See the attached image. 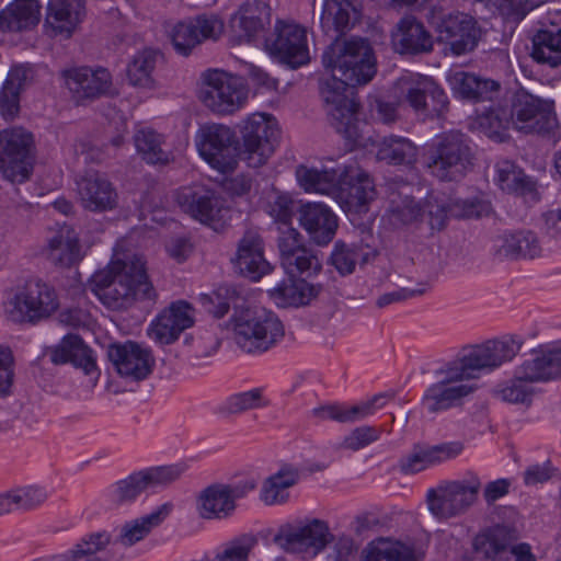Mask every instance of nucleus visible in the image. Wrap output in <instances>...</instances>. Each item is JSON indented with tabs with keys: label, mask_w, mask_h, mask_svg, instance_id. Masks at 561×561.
<instances>
[{
	"label": "nucleus",
	"mask_w": 561,
	"mask_h": 561,
	"mask_svg": "<svg viewBox=\"0 0 561 561\" xmlns=\"http://www.w3.org/2000/svg\"><path fill=\"white\" fill-rule=\"evenodd\" d=\"M322 64L332 76L322 88L330 123L350 145L362 146L365 139L354 89L367 84L376 75L373 49L364 38L334 41L323 51Z\"/></svg>",
	"instance_id": "f257e3e1"
},
{
	"label": "nucleus",
	"mask_w": 561,
	"mask_h": 561,
	"mask_svg": "<svg viewBox=\"0 0 561 561\" xmlns=\"http://www.w3.org/2000/svg\"><path fill=\"white\" fill-rule=\"evenodd\" d=\"M523 340L505 335L465 347L459 356L435 371L440 377L423 393L421 405L428 414H437L459 405L474 388L463 380L478 378L512 362L523 346Z\"/></svg>",
	"instance_id": "f03ea898"
},
{
	"label": "nucleus",
	"mask_w": 561,
	"mask_h": 561,
	"mask_svg": "<svg viewBox=\"0 0 561 561\" xmlns=\"http://www.w3.org/2000/svg\"><path fill=\"white\" fill-rule=\"evenodd\" d=\"M478 124L489 137H500L511 125L526 134L552 135L559 123L554 102L525 89L517 90L510 103L478 110Z\"/></svg>",
	"instance_id": "7ed1b4c3"
},
{
	"label": "nucleus",
	"mask_w": 561,
	"mask_h": 561,
	"mask_svg": "<svg viewBox=\"0 0 561 561\" xmlns=\"http://www.w3.org/2000/svg\"><path fill=\"white\" fill-rule=\"evenodd\" d=\"M104 306L125 309L135 300L152 301L157 293L148 279L145 261L138 255H126L95 272L85 285Z\"/></svg>",
	"instance_id": "20e7f679"
},
{
	"label": "nucleus",
	"mask_w": 561,
	"mask_h": 561,
	"mask_svg": "<svg viewBox=\"0 0 561 561\" xmlns=\"http://www.w3.org/2000/svg\"><path fill=\"white\" fill-rule=\"evenodd\" d=\"M469 138L459 130L443 133L434 138L424 156V167L442 181L462 178L472 165Z\"/></svg>",
	"instance_id": "39448f33"
},
{
	"label": "nucleus",
	"mask_w": 561,
	"mask_h": 561,
	"mask_svg": "<svg viewBox=\"0 0 561 561\" xmlns=\"http://www.w3.org/2000/svg\"><path fill=\"white\" fill-rule=\"evenodd\" d=\"M231 322L236 344L248 354L265 353L285 335L277 314L264 308L236 312Z\"/></svg>",
	"instance_id": "423d86ee"
},
{
	"label": "nucleus",
	"mask_w": 561,
	"mask_h": 561,
	"mask_svg": "<svg viewBox=\"0 0 561 561\" xmlns=\"http://www.w3.org/2000/svg\"><path fill=\"white\" fill-rule=\"evenodd\" d=\"M199 99L214 113L232 114L248 99V90L240 77L219 69H208L201 76Z\"/></svg>",
	"instance_id": "0eeeda50"
},
{
	"label": "nucleus",
	"mask_w": 561,
	"mask_h": 561,
	"mask_svg": "<svg viewBox=\"0 0 561 561\" xmlns=\"http://www.w3.org/2000/svg\"><path fill=\"white\" fill-rule=\"evenodd\" d=\"M482 482L474 472L462 479L447 482L437 490H430L427 504L438 519H448L465 514L478 500Z\"/></svg>",
	"instance_id": "6e6552de"
},
{
	"label": "nucleus",
	"mask_w": 561,
	"mask_h": 561,
	"mask_svg": "<svg viewBox=\"0 0 561 561\" xmlns=\"http://www.w3.org/2000/svg\"><path fill=\"white\" fill-rule=\"evenodd\" d=\"M9 306L8 312L13 321L36 323L58 309L59 299L53 286L37 278L26 282Z\"/></svg>",
	"instance_id": "1a4fd4ad"
},
{
	"label": "nucleus",
	"mask_w": 561,
	"mask_h": 561,
	"mask_svg": "<svg viewBox=\"0 0 561 561\" xmlns=\"http://www.w3.org/2000/svg\"><path fill=\"white\" fill-rule=\"evenodd\" d=\"M34 137L14 126L0 131V169L11 182H24L32 170Z\"/></svg>",
	"instance_id": "9d476101"
},
{
	"label": "nucleus",
	"mask_w": 561,
	"mask_h": 561,
	"mask_svg": "<svg viewBox=\"0 0 561 561\" xmlns=\"http://www.w3.org/2000/svg\"><path fill=\"white\" fill-rule=\"evenodd\" d=\"M277 137V124L272 116L264 113L250 115L241 128L240 158L250 168L262 167L274 152Z\"/></svg>",
	"instance_id": "9b49d317"
},
{
	"label": "nucleus",
	"mask_w": 561,
	"mask_h": 561,
	"mask_svg": "<svg viewBox=\"0 0 561 561\" xmlns=\"http://www.w3.org/2000/svg\"><path fill=\"white\" fill-rule=\"evenodd\" d=\"M195 144L199 156L215 170L226 173L237 164V138L234 131L221 124L202 126Z\"/></svg>",
	"instance_id": "f8f14e48"
},
{
	"label": "nucleus",
	"mask_w": 561,
	"mask_h": 561,
	"mask_svg": "<svg viewBox=\"0 0 561 561\" xmlns=\"http://www.w3.org/2000/svg\"><path fill=\"white\" fill-rule=\"evenodd\" d=\"M402 99L417 114L442 115L448 107L445 91L428 76L408 72L397 81Z\"/></svg>",
	"instance_id": "ddd939ff"
},
{
	"label": "nucleus",
	"mask_w": 561,
	"mask_h": 561,
	"mask_svg": "<svg viewBox=\"0 0 561 561\" xmlns=\"http://www.w3.org/2000/svg\"><path fill=\"white\" fill-rule=\"evenodd\" d=\"M266 51L291 68L309 61L307 31L295 23L277 21L274 31L265 41Z\"/></svg>",
	"instance_id": "4468645a"
},
{
	"label": "nucleus",
	"mask_w": 561,
	"mask_h": 561,
	"mask_svg": "<svg viewBox=\"0 0 561 561\" xmlns=\"http://www.w3.org/2000/svg\"><path fill=\"white\" fill-rule=\"evenodd\" d=\"M224 31L222 21L214 14H201L171 25L168 36L180 55L187 56L204 41H216Z\"/></svg>",
	"instance_id": "2eb2a0df"
},
{
	"label": "nucleus",
	"mask_w": 561,
	"mask_h": 561,
	"mask_svg": "<svg viewBox=\"0 0 561 561\" xmlns=\"http://www.w3.org/2000/svg\"><path fill=\"white\" fill-rule=\"evenodd\" d=\"M255 488L252 480L234 485L216 483L204 489L197 499V511L206 519H222L232 514L236 500L245 496Z\"/></svg>",
	"instance_id": "dca6fc26"
},
{
	"label": "nucleus",
	"mask_w": 561,
	"mask_h": 561,
	"mask_svg": "<svg viewBox=\"0 0 561 561\" xmlns=\"http://www.w3.org/2000/svg\"><path fill=\"white\" fill-rule=\"evenodd\" d=\"M194 322V308L185 300H176L154 317L147 334L159 345H170L183 331L193 327Z\"/></svg>",
	"instance_id": "f3484780"
},
{
	"label": "nucleus",
	"mask_w": 561,
	"mask_h": 561,
	"mask_svg": "<svg viewBox=\"0 0 561 561\" xmlns=\"http://www.w3.org/2000/svg\"><path fill=\"white\" fill-rule=\"evenodd\" d=\"M333 535L329 526L321 519H312L298 527L282 528L274 537V542L287 552H304L311 549L319 553L331 540Z\"/></svg>",
	"instance_id": "a211bd4d"
},
{
	"label": "nucleus",
	"mask_w": 561,
	"mask_h": 561,
	"mask_svg": "<svg viewBox=\"0 0 561 561\" xmlns=\"http://www.w3.org/2000/svg\"><path fill=\"white\" fill-rule=\"evenodd\" d=\"M437 34L439 42L448 45L454 55L461 56L476 48L480 30L472 16L456 12L442 19L437 25Z\"/></svg>",
	"instance_id": "6ab92c4d"
},
{
	"label": "nucleus",
	"mask_w": 561,
	"mask_h": 561,
	"mask_svg": "<svg viewBox=\"0 0 561 561\" xmlns=\"http://www.w3.org/2000/svg\"><path fill=\"white\" fill-rule=\"evenodd\" d=\"M108 357L122 377L135 381L146 379L154 366L151 350L131 341L111 346Z\"/></svg>",
	"instance_id": "aec40b11"
},
{
	"label": "nucleus",
	"mask_w": 561,
	"mask_h": 561,
	"mask_svg": "<svg viewBox=\"0 0 561 561\" xmlns=\"http://www.w3.org/2000/svg\"><path fill=\"white\" fill-rule=\"evenodd\" d=\"M176 201L183 211L202 224L214 225L221 219L224 208L220 198L203 184L182 187Z\"/></svg>",
	"instance_id": "412c9836"
},
{
	"label": "nucleus",
	"mask_w": 561,
	"mask_h": 561,
	"mask_svg": "<svg viewBox=\"0 0 561 561\" xmlns=\"http://www.w3.org/2000/svg\"><path fill=\"white\" fill-rule=\"evenodd\" d=\"M271 23L268 0H250L240 5L229 21L233 36L239 43H251L261 36Z\"/></svg>",
	"instance_id": "4be33fe9"
},
{
	"label": "nucleus",
	"mask_w": 561,
	"mask_h": 561,
	"mask_svg": "<svg viewBox=\"0 0 561 561\" xmlns=\"http://www.w3.org/2000/svg\"><path fill=\"white\" fill-rule=\"evenodd\" d=\"M463 451L459 440L445 442L437 445H414L412 450L399 460L400 471L414 474L445 461L455 459Z\"/></svg>",
	"instance_id": "5701e85b"
},
{
	"label": "nucleus",
	"mask_w": 561,
	"mask_h": 561,
	"mask_svg": "<svg viewBox=\"0 0 561 561\" xmlns=\"http://www.w3.org/2000/svg\"><path fill=\"white\" fill-rule=\"evenodd\" d=\"M65 84L77 103L105 95L111 88L110 72L104 68L80 67L64 72Z\"/></svg>",
	"instance_id": "b1692460"
},
{
	"label": "nucleus",
	"mask_w": 561,
	"mask_h": 561,
	"mask_svg": "<svg viewBox=\"0 0 561 561\" xmlns=\"http://www.w3.org/2000/svg\"><path fill=\"white\" fill-rule=\"evenodd\" d=\"M81 206L94 213L112 210L117 206L118 194L113 184L100 173H87L77 180Z\"/></svg>",
	"instance_id": "393cba45"
},
{
	"label": "nucleus",
	"mask_w": 561,
	"mask_h": 561,
	"mask_svg": "<svg viewBox=\"0 0 561 561\" xmlns=\"http://www.w3.org/2000/svg\"><path fill=\"white\" fill-rule=\"evenodd\" d=\"M236 267L251 280H260L273 271L264 256V242L256 231H247L238 243Z\"/></svg>",
	"instance_id": "a878e982"
},
{
	"label": "nucleus",
	"mask_w": 561,
	"mask_h": 561,
	"mask_svg": "<svg viewBox=\"0 0 561 561\" xmlns=\"http://www.w3.org/2000/svg\"><path fill=\"white\" fill-rule=\"evenodd\" d=\"M490 210V205L480 199H449L431 197L427 201L430 224L433 229L444 228L446 220L454 218H479Z\"/></svg>",
	"instance_id": "bb28decb"
},
{
	"label": "nucleus",
	"mask_w": 561,
	"mask_h": 561,
	"mask_svg": "<svg viewBox=\"0 0 561 561\" xmlns=\"http://www.w3.org/2000/svg\"><path fill=\"white\" fill-rule=\"evenodd\" d=\"M299 224L318 245L332 241L337 229V218L324 204L308 203L299 208Z\"/></svg>",
	"instance_id": "cd10ccee"
},
{
	"label": "nucleus",
	"mask_w": 561,
	"mask_h": 561,
	"mask_svg": "<svg viewBox=\"0 0 561 561\" xmlns=\"http://www.w3.org/2000/svg\"><path fill=\"white\" fill-rule=\"evenodd\" d=\"M392 45L400 54L417 55L433 49V39L422 22L414 16L402 18L392 33Z\"/></svg>",
	"instance_id": "c85d7f7f"
},
{
	"label": "nucleus",
	"mask_w": 561,
	"mask_h": 561,
	"mask_svg": "<svg viewBox=\"0 0 561 561\" xmlns=\"http://www.w3.org/2000/svg\"><path fill=\"white\" fill-rule=\"evenodd\" d=\"M449 82L455 94L471 102L489 101L492 105L500 94L501 85L497 81L477 76L466 71H456L449 77Z\"/></svg>",
	"instance_id": "c756f323"
},
{
	"label": "nucleus",
	"mask_w": 561,
	"mask_h": 561,
	"mask_svg": "<svg viewBox=\"0 0 561 561\" xmlns=\"http://www.w3.org/2000/svg\"><path fill=\"white\" fill-rule=\"evenodd\" d=\"M375 197V188L373 182L366 174H358L353 181V176L348 175L345 168L340 183L335 187L333 198L345 211H360L368 202Z\"/></svg>",
	"instance_id": "7c9ffc66"
},
{
	"label": "nucleus",
	"mask_w": 561,
	"mask_h": 561,
	"mask_svg": "<svg viewBox=\"0 0 561 561\" xmlns=\"http://www.w3.org/2000/svg\"><path fill=\"white\" fill-rule=\"evenodd\" d=\"M392 398L390 393L376 394L371 400L356 405L332 404L314 408L312 413L322 420H333L341 423H353L374 414Z\"/></svg>",
	"instance_id": "2f4dec72"
},
{
	"label": "nucleus",
	"mask_w": 561,
	"mask_h": 561,
	"mask_svg": "<svg viewBox=\"0 0 561 561\" xmlns=\"http://www.w3.org/2000/svg\"><path fill=\"white\" fill-rule=\"evenodd\" d=\"M50 359L54 364L71 363L75 367L81 368L85 375H91L96 370V363L92 350L76 334L66 335L60 343L51 350Z\"/></svg>",
	"instance_id": "473e14b6"
},
{
	"label": "nucleus",
	"mask_w": 561,
	"mask_h": 561,
	"mask_svg": "<svg viewBox=\"0 0 561 561\" xmlns=\"http://www.w3.org/2000/svg\"><path fill=\"white\" fill-rule=\"evenodd\" d=\"M84 13L82 0H49L46 24L55 35L69 37Z\"/></svg>",
	"instance_id": "72a5a7b5"
},
{
	"label": "nucleus",
	"mask_w": 561,
	"mask_h": 561,
	"mask_svg": "<svg viewBox=\"0 0 561 561\" xmlns=\"http://www.w3.org/2000/svg\"><path fill=\"white\" fill-rule=\"evenodd\" d=\"M358 0H324L320 24L325 33L342 34L359 19Z\"/></svg>",
	"instance_id": "f704fd0d"
},
{
	"label": "nucleus",
	"mask_w": 561,
	"mask_h": 561,
	"mask_svg": "<svg viewBox=\"0 0 561 561\" xmlns=\"http://www.w3.org/2000/svg\"><path fill=\"white\" fill-rule=\"evenodd\" d=\"M38 0H14L0 11V31L21 32L39 22Z\"/></svg>",
	"instance_id": "c9c22d12"
},
{
	"label": "nucleus",
	"mask_w": 561,
	"mask_h": 561,
	"mask_svg": "<svg viewBox=\"0 0 561 561\" xmlns=\"http://www.w3.org/2000/svg\"><path fill=\"white\" fill-rule=\"evenodd\" d=\"M515 374L531 386L561 377V369L556 359L553 347L535 353L515 368Z\"/></svg>",
	"instance_id": "e433bc0d"
},
{
	"label": "nucleus",
	"mask_w": 561,
	"mask_h": 561,
	"mask_svg": "<svg viewBox=\"0 0 561 561\" xmlns=\"http://www.w3.org/2000/svg\"><path fill=\"white\" fill-rule=\"evenodd\" d=\"M409 186L401 191L391 192L388 196V207L385 218L394 228L414 224L422 219L424 209L419 202L405 192Z\"/></svg>",
	"instance_id": "4c0bfd02"
},
{
	"label": "nucleus",
	"mask_w": 561,
	"mask_h": 561,
	"mask_svg": "<svg viewBox=\"0 0 561 561\" xmlns=\"http://www.w3.org/2000/svg\"><path fill=\"white\" fill-rule=\"evenodd\" d=\"M318 293L319 288L314 285L291 276L268 290L271 299L280 308L307 305Z\"/></svg>",
	"instance_id": "58836bf2"
},
{
	"label": "nucleus",
	"mask_w": 561,
	"mask_h": 561,
	"mask_svg": "<svg viewBox=\"0 0 561 561\" xmlns=\"http://www.w3.org/2000/svg\"><path fill=\"white\" fill-rule=\"evenodd\" d=\"M343 173H345V167L317 169L300 165L296 170L298 183L306 192L332 197Z\"/></svg>",
	"instance_id": "ea45409f"
},
{
	"label": "nucleus",
	"mask_w": 561,
	"mask_h": 561,
	"mask_svg": "<svg viewBox=\"0 0 561 561\" xmlns=\"http://www.w3.org/2000/svg\"><path fill=\"white\" fill-rule=\"evenodd\" d=\"M299 480V469L293 465H282L280 468L270 476L261 489V500L267 505H277L287 502L288 490Z\"/></svg>",
	"instance_id": "a19ab883"
},
{
	"label": "nucleus",
	"mask_w": 561,
	"mask_h": 561,
	"mask_svg": "<svg viewBox=\"0 0 561 561\" xmlns=\"http://www.w3.org/2000/svg\"><path fill=\"white\" fill-rule=\"evenodd\" d=\"M171 508V504L164 503L150 514L125 523L119 529L116 541L125 547H130L142 540L152 528L159 526L169 516Z\"/></svg>",
	"instance_id": "79ce46f5"
},
{
	"label": "nucleus",
	"mask_w": 561,
	"mask_h": 561,
	"mask_svg": "<svg viewBox=\"0 0 561 561\" xmlns=\"http://www.w3.org/2000/svg\"><path fill=\"white\" fill-rule=\"evenodd\" d=\"M48 259L62 267H70L82 259L78 236L71 228L64 227L49 239Z\"/></svg>",
	"instance_id": "37998d69"
},
{
	"label": "nucleus",
	"mask_w": 561,
	"mask_h": 561,
	"mask_svg": "<svg viewBox=\"0 0 561 561\" xmlns=\"http://www.w3.org/2000/svg\"><path fill=\"white\" fill-rule=\"evenodd\" d=\"M531 57L552 68L561 65V27L551 25L539 30L533 38Z\"/></svg>",
	"instance_id": "c03bdc74"
},
{
	"label": "nucleus",
	"mask_w": 561,
	"mask_h": 561,
	"mask_svg": "<svg viewBox=\"0 0 561 561\" xmlns=\"http://www.w3.org/2000/svg\"><path fill=\"white\" fill-rule=\"evenodd\" d=\"M28 78V70L23 66L13 67L0 91V113L4 119H13L20 110V93Z\"/></svg>",
	"instance_id": "a18cd8bd"
},
{
	"label": "nucleus",
	"mask_w": 561,
	"mask_h": 561,
	"mask_svg": "<svg viewBox=\"0 0 561 561\" xmlns=\"http://www.w3.org/2000/svg\"><path fill=\"white\" fill-rule=\"evenodd\" d=\"M416 156L415 145L408 138L399 136L385 137L377 151V159L389 164H412Z\"/></svg>",
	"instance_id": "49530a36"
},
{
	"label": "nucleus",
	"mask_w": 561,
	"mask_h": 561,
	"mask_svg": "<svg viewBox=\"0 0 561 561\" xmlns=\"http://www.w3.org/2000/svg\"><path fill=\"white\" fill-rule=\"evenodd\" d=\"M362 561H417L414 551L400 543L380 538L371 541L362 552Z\"/></svg>",
	"instance_id": "de8ad7c7"
},
{
	"label": "nucleus",
	"mask_w": 561,
	"mask_h": 561,
	"mask_svg": "<svg viewBox=\"0 0 561 561\" xmlns=\"http://www.w3.org/2000/svg\"><path fill=\"white\" fill-rule=\"evenodd\" d=\"M137 152L149 164H165L170 154L163 149V136L151 128H141L134 135Z\"/></svg>",
	"instance_id": "09e8293b"
},
{
	"label": "nucleus",
	"mask_w": 561,
	"mask_h": 561,
	"mask_svg": "<svg viewBox=\"0 0 561 561\" xmlns=\"http://www.w3.org/2000/svg\"><path fill=\"white\" fill-rule=\"evenodd\" d=\"M280 265L286 274L291 277H311L317 275L322 267L321 260L317 253L306 245L282 259Z\"/></svg>",
	"instance_id": "8fccbe9b"
},
{
	"label": "nucleus",
	"mask_w": 561,
	"mask_h": 561,
	"mask_svg": "<svg viewBox=\"0 0 561 561\" xmlns=\"http://www.w3.org/2000/svg\"><path fill=\"white\" fill-rule=\"evenodd\" d=\"M147 488L149 485L145 473L138 471L111 485L108 496L114 504L126 505L134 502Z\"/></svg>",
	"instance_id": "3c124183"
},
{
	"label": "nucleus",
	"mask_w": 561,
	"mask_h": 561,
	"mask_svg": "<svg viewBox=\"0 0 561 561\" xmlns=\"http://www.w3.org/2000/svg\"><path fill=\"white\" fill-rule=\"evenodd\" d=\"M110 542V535L105 531L95 533L82 539L68 553L58 554L59 561H102L98 552Z\"/></svg>",
	"instance_id": "603ef678"
},
{
	"label": "nucleus",
	"mask_w": 561,
	"mask_h": 561,
	"mask_svg": "<svg viewBox=\"0 0 561 561\" xmlns=\"http://www.w3.org/2000/svg\"><path fill=\"white\" fill-rule=\"evenodd\" d=\"M508 542L503 528L496 527L486 533L476 536L473 540V550L485 560L501 559L506 552Z\"/></svg>",
	"instance_id": "864d4df0"
},
{
	"label": "nucleus",
	"mask_w": 561,
	"mask_h": 561,
	"mask_svg": "<svg viewBox=\"0 0 561 561\" xmlns=\"http://www.w3.org/2000/svg\"><path fill=\"white\" fill-rule=\"evenodd\" d=\"M159 54L153 49H144L137 53L127 67V78L130 84L149 87L151 72L156 67Z\"/></svg>",
	"instance_id": "5fc2aeb1"
},
{
	"label": "nucleus",
	"mask_w": 561,
	"mask_h": 561,
	"mask_svg": "<svg viewBox=\"0 0 561 561\" xmlns=\"http://www.w3.org/2000/svg\"><path fill=\"white\" fill-rule=\"evenodd\" d=\"M495 182L506 192H524L528 186L523 171L510 160H501L495 164Z\"/></svg>",
	"instance_id": "6e6d98bb"
},
{
	"label": "nucleus",
	"mask_w": 561,
	"mask_h": 561,
	"mask_svg": "<svg viewBox=\"0 0 561 561\" xmlns=\"http://www.w3.org/2000/svg\"><path fill=\"white\" fill-rule=\"evenodd\" d=\"M360 257L362 249L359 245L336 241L330 255V263L341 276H346L355 271Z\"/></svg>",
	"instance_id": "4d7b16f0"
},
{
	"label": "nucleus",
	"mask_w": 561,
	"mask_h": 561,
	"mask_svg": "<svg viewBox=\"0 0 561 561\" xmlns=\"http://www.w3.org/2000/svg\"><path fill=\"white\" fill-rule=\"evenodd\" d=\"M268 401L263 397L261 388L231 394L225 402L224 409L230 414H240L249 410L266 407Z\"/></svg>",
	"instance_id": "13d9d810"
},
{
	"label": "nucleus",
	"mask_w": 561,
	"mask_h": 561,
	"mask_svg": "<svg viewBox=\"0 0 561 561\" xmlns=\"http://www.w3.org/2000/svg\"><path fill=\"white\" fill-rule=\"evenodd\" d=\"M236 298V289L224 285L209 295H202L201 302L207 312L216 318H221L229 311L230 305Z\"/></svg>",
	"instance_id": "bf43d9fd"
},
{
	"label": "nucleus",
	"mask_w": 561,
	"mask_h": 561,
	"mask_svg": "<svg viewBox=\"0 0 561 561\" xmlns=\"http://www.w3.org/2000/svg\"><path fill=\"white\" fill-rule=\"evenodd\" d=\"M256 545L257 539L253 535H242L227 543L220 552L216 553L213 561H248L250 552Z\"/></svg>",
	"instance_id": "052dcab7"
},
{
	"label": "nucleus",
	"mask_w": 561,
	"mask_h": 561,
	"mask_svg": "<svg viewBox=\"0 0 561 561\" xmlns=\"http://www.w3.org/2000/svg\"><path fill=\"white\" fill-rule=\"evenodd\" d=\"M533 393L534 387L515 373L514 377L499 390L501 399L510 403H528Z\"/></svg>",
	"instance_id": "680f3d73"
},
{
	"label": "nucleus",
	"mask_w": 561,
	"mask_h": 561,
	"mask_svg": "<svg viewBox=\"0 0 561 561\" xmlns=\"http://www.w3.org/2000/svg\"><path fill=\"white\" fill-rule=\"evenodd\" d=\"M381 428L376 426H359L346 435L341 444L342 448L357 451L377 442L380 438Z\"/></svg>",
	"instance_id": "e2e57ef3"
},
{
	"label": "nucleus",
	"mask_w": 561,
	"mask_h": 561,
	"mask_svg": "<svg viewBox=\"0 0 561 561\" xmlns=\"http://www.w3.org/2000/svg\"><path fill=\"white\" fill-rule=\"evenodd\" d=\"M518 237L519 231L496 237L493 241V255L501 261L520 259V242L524 240Z\"/></svg>",
	"instance_id": "0e129e2a"
},
{
	"label": "nucleus",
	"mask_w": 561,
	"mask_h": 561,
	"mask_svg": "<svg viewBox=\"0 0 561 561\" xmlns=\"http://www.w3.org/2000/svg\"><path fill=\"white\" fill-rule=\"evenodd\" d=\"M18 511H30L43 504L47 497V491L37 485H27L13 490Z\"/></svg>",
	"instance_id": "69168bd1"
},
{
	"label": "nucleus",
	"mask_w": 561,
	"mask_h": 561,
	"mask_svg": "<svg viewBox=\"0 0 561 561\" xmlns=\"http://www.w3.org/2000/svg\"><path fill=\"white\" fill-rule=\"evenodd\" d=\"M295 209L296 203L287 195H278L270 204V214L274 218L277 230L283 226H293Z\"/></svg>",
	"instance_id": "338daca9"
},
{
	"label": "nucleus",
	"mask_w": 561,
	"mask_h": 561,
	"mask_svg": "<svg viewBox=\"0 0 561 561\" xmlns=\"http://www.w3.org/2000/svg\"><path fill=\"white\" fill-rule=\"evenodd\" d=\"M276 243L279 260L305 247L304 237L293 226H283L282 229L277 230Z\"/></svg>",
	"instance_id": "774afa93"
}]
</instances>
